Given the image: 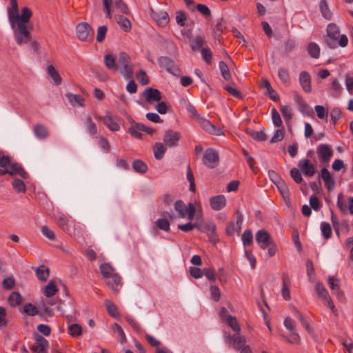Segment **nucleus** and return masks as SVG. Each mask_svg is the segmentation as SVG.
<instances>
[{
	"instance_id": "f704fd0d",
	"label": "nucleus",
	"mask_w": 353,
	"mask_h": 353,
	"mask_svg": "<svg viewBox=\"0 0 353 353\" xmlns=\"http://www.w3.org/2000/svg\"><path fill=\"white\" fill-rule=\"evenodd\" d=\"M47 72L49 76L52 79L54 83L58 85L61 83L62 79L59 72L56 70L54 67L52 65H49L47 67Z\"/></svg>"
},
{
	"instance_id": "7ed1b4c3",
	"label": "nucleus",
	"mask_w": 353,
	"mask_h": 353,
	"mask_svg": "<svg viewBox=\"0 0 353 353\" xmlns=\"http://www.w3.org/2000/svg\"><path fill=\"white\" fill-rule=\"evenodd\" d=\"M100 270L103 277L106 280L108 285L114 291H117V288L121 285V278L115 272L114 269L107 263L100 265Z\"/></svg>"
},
{
	"instance_id": "603ef678",
	"label": "nucleus",
	"mask_w": 353,
	"mask_h": 353,
	"mask_svg": "<svg viewBox=\"0 0 353 353\" xmlns=\"http://www.w3.org/2000/svg\"><path fill=\"white\" fill-rule=\"evenodd\" d=\"M156 19L157 23L161 26H165L169 23V16L166 12H160L157 14Z\"/></svg>"
},
{
	"instance_id": "680f3d73",
	"label": "nucleus",
	"mask_w": 353,
	"mask_h": 353,
	"mask_svg": "<svg viewBox=\"0 0 353 353\" xmlns=\"http://www.w3.org/2000/svg\"><path fill=\"white\" fill-rule=\"evenodd\" d=\"M186 19L187 16L184 11L179 10L176 12V21L178 25L182 27L185 26Z\"/></svg>"
},
{
	"instance_id": "a18cd8bd",
	"label": "nucleus",
	"mask_w": 353,
	"mask_h": 353,
	"mask_svg": "<svg viewBox=\"0 0 353 353\" xmlns=\"http://www.w3.org/2000/svg\"><path fill=\"white\" fill-rule=\"evenodd\" d=\"M319 8L323 17L326 19H330L332 17V12L330 10L327 3L325 0L320 1Z\"/></svg>"
},
{
	"instance_id": "58836bf2",
	"label": "nucleus",
	"mask_w": 353,
	"mask_h": 353,
	"mask_svg": "<svg viewBox=\"0 0 353 353\" xmlns=\"http://www.w3.org/2000/svg\"><path fill=\"white\" fill-rule=\"evenodd\" d=\"M68 332L72 337H78L82 334V327L78 323H71L68 326Z\"/></svg>"
},
{
	"instance_id": "a211bd4d",
	"label": "nucleus",
	"mask_w": 353,
	"mask_h": 353,
	"mask_svg": "<svg viewBox=\"0 0 353 353\" xmlns=\"http://www.w3.org/2000/svg\"><path fill=\"white\" fill-rule=\"evenodd\" d=\"M180 134L172 130L165 131L163 141L165 145L169 147H174L177 145L178 141L180 139Z\"/></svg>"
},
{
	"instance_id": "1a4fd4ad",
	"label": "nucleus",
	"mask_w": 353,
	"mask_h": 353,
	"mask_svg": "<svg viewBox=\"0 0 353 353\" xmlns=\"http://www.w3.org/2000/svg\"><path fill=\"white\" fill-rule=\"evenodd\" d=\"M219 160V154L215 150L208 148L205 151L203 157V162L207 167L210 168L216 167Z\"/></svg>"
},
{
	"instance_id": "423d86ee",
	"label": "nucleus",
	"mask_w": 353,
	"mask_h": 353,
	"mask_svg": "<svg viewBox=\"0 0 353 353\" xmlns=\"http://www.w3.org/2000/svg\"><path fill=\"white\" fill-rule=\"evenodd\" d=\"M316 154L321 163L327 164L333 156V150L330 145L321 143L316 148Z\"/></svg>"
},
{
	"instance_id": "052dcab7",
	"label": "nucleus",
	"mask_w": 353,
	"mask_h": 353,
	"mask_svg": "<svg viewBox=\"0 0 353 353\" xmlns=\"http://www.w3.org/2000/svg\"><path fill=\"white\" fill-rule=\"evenodd\" d=\"M23 310L26 314L29 316H35L39 313V310L36 306L32 303H27L23 306Z\"/></svg>"
},
{
	"instance_id": "de8ad7c7",
	"label": "nucleus",
	"mask_w": 353,
	"mask_h": 353,
	"mask_svg": "<svg viewBox=\"0 0 353 353\" xmlns=\"http://www.w3.org/2000/svg\"><path fill=\"white\" fill-rule=\"evenodd\" d=\"M331 89L332 90V94L334 97L336 98L341 95L343 88L336 78L332 79Z\"/></svg>"
},
{
	"instance_id": "2f4dec72",
	"label": "nucleus",
	"mask_w": 353,
	"mask_h": 353,
	"mask_svg": "<svg viewBox=\"0 0 353 353\" xmlns=\"http://www.w3.org/2000/svg\"><path fill=\"white\" fill-rule=\"evenodd\" d=\"M84 125L86 131L90 136H93L97 133V127L96 123L92 121L90 116H87L85 118Z\"/></svg>"
},
{
	"instance_id": "9b49d317",
	"label": "nucleus",
	"mask_w": 353,
	"mask_h": 353,
	"mask_svg": "<svg viewBox=\"0 0 353 353\" xmlns=\"http://www.w3.org/2000/svg\"><path fill=\"white\" fill-rule=\"evenodd\" d=\"M225 340L226 343L232 344L236 350H240L246 343V338L238 333L233 336L225 334Z\"/></svg>"
},
{
	"instance_id": "09e8293b",
	"label": "nucleus",
	"mask_w": 353,
	"mask_h": 353,
	"mask_svg": "<svg viewBox=\"0 0 353 353\" xmlns=\"http://www.w3.org/2000/svg\"><path fill=\"white\" fill-rule=\"evenodd\" d=\"M21 302V296L19 293L13 292L8 297V303L10 306L16 307L20 305Z\"/></svg>"
},
{
	"instance_id": "bf43d9fd",
	"label": "nucleus",
	"mask_w": 353,
	"mask_h": 353,
	"mask_svg": "<svg viewBox=\"0 0 353 353\" xmlns=\"http://www.w3.org/2000/svg\"><path fill=\"white\" fill-rule=\"evenodd\" d=\"M278 188L279 192L282 194L283 197L285 200L286 199H289L290 194H289V190L288 186L286 185L285 182L280 181V183H279L278 185H276Z\"/></svg>"
},
{
	"instance_id": "49530a36",
	"label": "nucleus",
	"mask_w": 353,
	"mask_h": 353,
	"mask_svg": "<svg viewBox=\"0 0 353 353\" xmlns=\"http://www.w3.org/2000/svg\"><path fill=\"white\" fill-rule=\"evenodd\" d=\"M8 165V156L4 155L2 151H0V176H3L8 172L6 166Z\"/></svg>"
},
{
	"instance_id": "b1692460",
	"label": "nucleus",
	"mask_w": 353,
	"mask_h": 353,
	"mask_svg": "<svg viewBox=\"0 0 353 353\" xmlns=\"http://www.w3.org/2000/svg\"><path fill=\"white\" fill-rule=\"evenodd\" d=\"M328 284L333 294L336 295L339 301H343L345 300V296L343 292L340 290L338 280L334 276H330L328 278Z\"/></svg>"
},
{
	"instance_id": "ea45409f",
	"label": "nucleus",
	"mask_w": 353,
	"mask_h": 353,
	"mask_svg": "<svg viewBox=\"0 0 353 353\" xmlns=\"http://www.w3.org/2000/svg\"><path fill=\"white\" fill-rule=\"evenodd\" d=\"M225 321L228 325L232 329V330L236 334H239L241 332V327L238 323V321L236 317L233 316H225Z\"/></svg>"
},
{
	"instance_id": "f257e3e1",
	"label": "nucleus",
	"mask_w": 353,
	"mask_h": 353,
	"mask_svg": "<svg viewBox=\"0 0 353 353\" xmlns=\"http://www.w3.org/2000/svg\"><path fill=\"white\" fill-rule=\"evenodd\" d=\"M32 15V11L28 7H24L21 10L20 20L10 23L13 30V34L17 43L19 46L28 43L31 41L32 26H28V22Z\"/></svg>"
},
{
	"instance_id": "7c9ffc66",
	"label": "nucleus",
	"mask_w": 353,
	"mask_h": 353,
	"mask_svg": "<svg viewBox=\"0 0 353 353\" xmlns=\"http://www.w3.org/2000/svg\"><path fill=\"white\" fill-rule=\"evenodd\" d=\"M167 150L166 146L160 142H157L154 147V155L156 159L161 160Z\"/></svg>"
},
{
	"instance_id": "dca6fc26",
	"label": "nucleus",
	"mask_w": 353,
	"mask_h": 353,
	"mask_svg": "<svg viewBox=\"0 0 353 353\" xmlns=\"http://www.w3.org/2000/svg\"><path fill=\"white\" fill-rule=\"evenodd\" d=\"M36 343L31 346L30 350L33 353H42L45 352L48 346V341L41 335L36 334L34 336Z\"/></svg>"
},
{
	"instance_id": "f3484780",
	"label": "nucleus",
	"mask_w": 353,
	"mask_h": 353,
	"mask_svg": "<svg viewBox=\"0 0 353 353\" xmlns=\"http://www.w3.org/2000/svg\"><path fill=\"white\" fill-rule=\"evenodd\" d=\"M320 177L323 179L325 183V186L327 191L331 192L335 188V181L326 168H323L321 170Z\"/></svg>"
},
{
	"instance_id": "cd10ccee",
	"label": "nucleus",
	"mask_w": 353,
	"mask_h": 353,
	"mask_svg": "<svg viewBox=\"0 0 353 353\" xmlns=\"http://www.w3.org/2000/svg\"><path fill=\"white\" fill-rule=\"evenodd\" d=\"M65 97L72 106H79L82 108L85 106L84 99L79 94L67 93L65 94Z\"/></svg>"
},
{
	"instance_id": "473e14b6",
	"label": "nucleus",
	"mask_w": 353,
	"mask_h": 353,
	"mask_svg": "<svg viewBox=\"0 0 353 353\" xmlns=\"http://www.w3.org/2000/svg\"><path fill=\"white\" fill-rule=\"evenodd\" d=\"M34 135L40 139H46L48 137V130L46 127L41 124H37L34 126Z\"/></svg>"
},
{
	"instance_id": "39448f33",
	"label": "nucleus",
	"mask_w": 353,
	"mask_h": 353,
	"mask_svg": "<svg viewBox=\"0 0 353 353\" xmlns=\"http://www.w3.org/2000/svg\"><path fill=\"white\" fill-rule=\"evenodd\" d=\"M118 64L119 66L118 70L126 79H130L132 77L133 68L130 62V57L125 52H121L119 56Z\"/></svg>"
},
{
	"instance_id": "e433bc0d",
	"label": "nucleus",
	"mask_w": 353,
	"mask_h": 353,
	"mask_svg": "<svg viewBox=\"0 0 353 353\" xmlns=\"http://www.w3.org/2000/svg\"><path fill=\"white\" fill-rule=\"evenodd\" d=\"M105 305L106 307L107 311L108 314L114 317L118 318L119 316V314L117 311V307L116 305L109 299L105 300Z\"/></svg>"
},
{
	"instance_id": "412c9836",
	"label": "nucleus",
	"mask_w": 353,
	"mask_h": 353,
	"mask_svg": "<svg viewBox=\"0 0 353 353\" xmlns=\"http://www.w3.org/2000/svg\"><path fill=\"white\" fill-rule=\"evenodd\" d=\"M347 201L348 206L347 207L343 200V194L339 193L337 196V207L344 214L349 212L350 214H353V197H349Z\"/></svg>"
},
{
	"instance_id": "72a5a7b5",
	"label": "nucleus",
	"mask_w": 353,
	"mask_h": 353,
	"mask_svg": "<svg viewBox=\"0 0 353 353\" xmlns=\"http://www.w3.org/2000/svg\"><path fill=\"white\" fill-rule=\"evenodd\" d=\"M226 29V22L223 19H221V20L217 23V24L214 27L213 32L214 34L215 39H220L221 34Z\"/></svg>"
},
{
	"instance_id": "37998d69",
	"label": "nucleus",
	"mask_w": 353,
	"mask_h": 353,
	"mask_svg": "<svg viewBox=\"0 0 353 353\" xmlns=\"http://www.w3.org/2000/svg\"><path fill=\"white\" fill-rule=\"evenodd\" d=\"M132 168L135 172L140 174H144L148 170L147 165L143 161L139 159L134 160L133 161Z\"/></svg>"
},
{
	"instance_id": "e2e57ef3",
	"label": "nucleus",
	"mask_w": 353,
	"mask_h": 353,
	"mask_svg": "<svg viewBox=\"0 0 353 353\" xmlns=\"http://www.w3.org/2000/svg\"><path fill=\"white\" fill-rule=\"evenodd\" d=\"M280 110L286 121H289L292 119V109L288 105H281Z\"/></svg>"
},
{
	"instance_id": "f03ea898",
	"label": "nucleus",
	"mask_w": 353,
	"mask_h": 353,
	"mask_svg": "<svg viewBox=\"0 0 353 353\" xmlns=\"http://www.w3.org/2000/svg\"><path fill=\"white\" fill-rule=\"evenodd\" d=\"M325 42L330 48H335L337 46L345 47L348 43V39L345 34H340L339 28L336 25L330 23L327 28Z\"/></svg>"
},
{
	"instance_id": "20e7f679",
	"label": "nucleus",
	"mask_w": 353,
	"mask_h": 353,
	"mask_svg": "<svg viewBox=\"0 0 353 353\" xmlns=\"http://www.w3.org/2000/svg\"><path fill=\"white\" fill-rule=\"evenodd\" d=\"M103 5L106 14V18L108 19L112 17V6H113V8L116 9L120 13L125 14H128L130 13V10L127 5L123 1V0H103Z\"/></svg>"
},
{
	"instance_id": "a19ab883",
	"label": "nucleus",
	"mask_w": 353,
	"mask_h": 353,
	"mask_svg": "<svg viewBox=\"0 0 353 353\" xmlns=\"http://www.w3.org/2000/svg\"><path fill=\"white\" fill-rule=\"evenodd\" d=\"M307 52L308 54L314 58V59H318L320 55V48L319 46L314 42H311L308 44L307 48Z\"/></svg>"
},
{
	"instance_id": "aec40b11",
	"label": "nucleus",
	"mask_w": 353,
	"mask_h": 353,
	"mask_svg": "<svg viewBox=\"0 0 353 353\" xmlns=\"http://www.w3.org/2000/svg\"><path fill=\"white\" fill-rule=\"evenodd\" d=\"M198 121L201 128L208 133L217 136L222 134L221 130L210 123V121L200 117L198 118Z\"/></svg>"
},
{
	"instance_id": "13d9d810",
	"label": "nucleus",
	"mask_w": 353,
	"mask_h": 353,
	"mask_svg": "<svg viewBox=\"0 0 353 353\" xmlns=\"http://www.w3.org/2000/svg\"><path fill=\"white\" fill-rule=\"evenodd\" d=\"M278 76L283 83H288L290 82V74L285 68H280L278 71Z\"/></svg>"
},
{
	"instance_id": "79ce46f5",
	"label": "nucleus",
	"mask_w": 353,
	"mask_h": 353,
	"mask_svg": "<svg viewBox=\"0 0 353 353\" xmlns=\"http://www.w3.org/2000/svg\"><path fill=\"white\" fill-rule=\"evenodd\" d=\"M104 63L105 66L109 70L117 71L119 69L117 64L116 63L115 58L111 54H106L104 57Z\"/></svg>"
},
{
	"instance_id": "c03bdc74",
	"label": "nucleus",
	"mask_w": 353,
	"mask_h": 353,
	"mask_svg": "<svg viewBox=\"0 0 353 353\" xmlns=\"http://www.w3.org/2000/svg\"><path fill=\"white\" fill-rule=\"evenodd\" d=\"M205 42V37L203 36H197L194 38L192 43H191V48L193 51H197L201 50Z\"/></svg>"
},
{
	"instance_id": "4468645a",
	"label": "nucleus",
	"mask_w": 353,
	"mask_h": 353,
	"mask_svg": "<svg viewBox=\"0 0 353 353\" xmlns=\"http://www.w3.org/2000/svg\"><path fill=\"white\" fill-rule=\"evenodd\" d=\"M76 31L78 39L81 41H86L89 37H92L93 35L91 27L88 23H81L78 24Z\"/></svg>"
},
{
	"instance_id": "338daca9",
	"label": "nucleus",
	"mask_w": 353,
	"mask_h": 353,
	"mask_svg": "<svg viewBox=\"0 0 353 353\" xmlns=\"http://www.w3.org/2000/svg\"><path fill=\"white\" fill-rule=\"evenodd\" d=\"M290 176L293 180L297 183H301L303 181V177L300 173L299 170L294 168L290 170Z\"/></svg>"
},
{
	"instance_id": "0e129e2a",
	"label": "nucleus",
	"mask_w": 353,
	"mask_h": 353,
	"mask_svg": "<svg viewBox=\"0 0 353 353\" xmlns=\"http://www.w3.org/2000/svg\"><path fill=\"white\" fill-rule=\"evenodd\" d=\"M314 110L316 112L317 117L319 119H327L328 113H327V111L325 110V108L323 106L317 105L314 107Z\"/></svg>"
},
{
	"instance_id": "2eb2a0df",
	"label": "nucleus",
	"mask_w": 353,
	"mask_h": 353,
	"mask_svg": "<svg viewBox=\"0 0 353 353\" xmlns=\"http://www.w3.org/2000/svg\"><path fill=\"white\" fill-rule=\"evenodd\" d=\"M298 167L307 176H313L316 173L315 165L307 159L300 160L298 163Z\"/></svg>"
},
{
	"instance_id": "c85d7f7f",
	"label": "nucleus",
	"mask_w": 353,
	"mask_h": 353,
	"mask_svg": "<svg viewBox=\"0 0 353 353\" xmlns=\"http://www.w3.org/2000/svg\"><path fill=\"white\" fill-rule=\"evenodd\" d=\"M114 19L123 31L128 32L131 30V23L125 17L120 14H115Z\"/></svg>"
},
{
	"instance_id": "ddd939ff",
	"label": "nucleus",
	"mask_w": 353,
	"mask_h": 353,
	"mask_svg": "<svg viewBox=\"0 0 353 353\" xmlns=\"http://www.w3.org/2000/svg\"><path fill=\"white\" fill-rule=\"evenodd\" d=\"M198 229L203 232H206L209 240L214 244L219 241V239L215 233L216 226L214 223L209 222L204 225H198Z\"/></svg>"
},
{
	"instance_id": "774afa93",
	"label": "nucleus",
	"mask_w": 353,
	"mask_h": 353,
	"mask_svg": "<svg viewBox=\"0 0 353 353\" xmlns=\"http://www.w3.org/2000/svg\"><path fill=\"white\" fill-rule=\"evenodd\" d=\"M42 234L50 240L55 239V234L53 230L49 228L47 225H43L41 228Z\"/></svg>"
},
{
	"instance_id": "f8f14e48",
	"label": "nucleus",
	"mask_w": 353,
	"mask_h": 353,
	"mask_svg": "<svg viewBox=\"0 0 353 353\" xmlns=\"http://www.w3.org/2000/svg\"><path fill=\"white\" fill-rule=\"evenodd\" d=\"M243 215L237 211L236 212V221H230L226 228V234L229 236H232L235 232H239L241 229L243 223Z\"/></svg>"
},
{
	"instance_id": "8fccbe9b",
	"label": "nucleus",
	"mask_w": 353,
	"mask_h": 353,
	"mask_svg": "<svg viewBox=\"0 0 353 353\" xmlns=\"http://www.w3.org/2000/svg\"><path fill=\"white\" fill-rule=\"evenodd\" d=\"M186 207L181 200H178L175 202L174 209L178 212L179 217L184 218L186 216Z\"/></svg>"
},
{
	"instance_id": "bb28decb",
	"label": "nucleus",
	"mask_w": 353,
	"mask_h": 353,
	"mask_svg": "<svg viewBox=\"0 0 353 353\" xmlns=\"http://www.w3.org/2000/svg\"><path fill=\"white\" fill-rule=\"evenodd\" d=\"M57 225L63 230L68 232L70 235L75 234L74 231L72 232L70 228V219L63 214L57 216Z\"/></svg>"
},
{
	"instance_id": "0eeeda50",
	"label": "nucleus",
	"mask_w": 353,
	"mask_h": 353,
	"mask_svg": "<svg viewBox=\"0 0 353 353\" xmlns=\"http://www.w3.org/2000/svg\"><path fill=\"white\" fill-rule=\"evenodd\" d=\"M159 66L166 70L168 72L174 76L179 77L181 74V70L176 65L175 62L168 57H161L158 59Z\"/></svg>"
},
{
	"instance_id": "3c124183",
	"label": "nucleus",
	"mask_w": 353,
	"mask_h": 353,
	"mask_svg": "<svg viewBox=\"0 0 353 353\" xmlns=\"http://www.w3.org/2000/svg\"><path fill=\"white\" fill-rule=\"evenodd\" d=\"M316 292L319 296V298L322 299L323 300L325 299L327 296H329V294L327 290L325 288V287L323 285V284L320 282L316 283L315 286Z\"/></svg>"
},
{
	"instance_id": "6e6d98bb",
	"label": "nucleus",
	"mask_w": 353,
	"mask_h": 353,
	"mask_svg": "<svg viewBox=\"0 0 353 353\" xmlns=\"http://www.w3.org/2000/svg\"><path fill=\"white\" fill-rule=\"evenodd\" d=\"M12 188L18 192H25L26 188L23 181L19 179H14L12 182Z\"/></svg>"
},
{
	"instance_id": "4d7b16f0",
	"label": "nucleus",
	"mask_w": 353,
	"mask_h": 353,
	"mask_svg": "<svg viewBox=\"0 0 353 353\" xmlns=\"http://www.w3.org/2000/svg\"><path fill=\"white\" fill-rule=\"evenodd\" d=\"M321 229L322 232L323 236L325 239H328L331 237L332 235V228L330 223L326 222H323L321 225Z\"/></svg>"
},
{
	"instance_id": "5fc2aeb1",
	"label": "nucleus",
	"mask_w": 353,
	"mask_h": 353,
	"mask_svg": "<svg viewBox=\"0 0 353 353\" xmlns=\"http://www.w3.org/2000/svg\"><path fill=\"white\" fill-rule=\"evenodd\" d=\"M156 226L160 230L169 231L170 230V222L166 219H159L155 221Z\"/></svg>"
},
{
	"instance_id": "6e6552de",
	"label": "nucleus",
	"mask_w": 353,
	"mask_h": 353,
	"mask_svg": "<svg viewBox=\"0 0 353 353\" xmlns=\"http://www.w3.org/2000/svg\"><path fill=\"white\" fill-rule=\"evenodd\" d=\"M98 119L101 121L111 131H118L120 129L119 123V117L112 115L109 111L106 112L105 115L100 116Z\"/></svg>"
},
{
	"instance_id": "c756f323",
	"label": "nucleus",
	"mask_w": 353,
	"mask_h": 353,
	"mask_svg": "<svg viewBox=\"0 0 353 353\" xmlns=\"http://www.w3.org/2000/svg\"><path fill=\"white\" fill-rule=\"evenodd\" d=\"M131 125L128 128L129 133L134 137L141 139H142V134L141 132H142L143 130H141V123H137L134 121H130Z\"/></svg>"
},
{
	"instance_id": "4c0bfd02",
	"label": "nucleus",
	"mask_w": 353,
	"mask_h": 353,
	"mask_svg": "<svg viewBox=\"0 0 353 353\" xmlns=\"http://www.w3.org/2000/svg\"><path fill=\"white\" fill-rule=\"evenodd\" d=\"M57 291L58 288L57 287L56 283L54 281H50L45 287L43 293L46 297H51L54 296Z\"/></svg>"
},
{
	"instance_id": "6ab92c4d",
	"label": "nucleus",
	"mask_w": 353,
	"mask_h": 353,
	"mask_svg": "<svg viewBox=\"0 0 353 353\" xmlns=\"http://www.w3.org/2000/svg\"><path fill=\"white\" fill-rule=\"evenodd\" d=\"M299 81L303 90L306 93L312 91V79L310 74L306 71H302L299 74Z\"/></svg>"
},
{
	"instance_id": "393cba45",
	"label": "nucleus",
	"mask_w": 353,
	"mask_h": 353,
	"mask_svg": "<svg viewBox=\"0 0 353 353\" xmlns=\"http://www.w3.org/2000/svg\"><path fill=\"white\" fill-rule=\"evenodd\" d=\"M143 96L145 101L149 103H152L154 101H160L161 99L160 91L152 88L145 90L143 92Z\"/></svg>"
},
{
	"instance_id": "a878e982",
	"label": "nucleus",
	"mask_w": 353,
	"mask_h": 353,
	"mask_svg": "<svg viewBox=\"0 0 353 353\" xmlns=\"http://www.w3.org/2000/svg\"><path fill=\"white\" fill-rule=\"evenodd\" d=\"M210 205L212 210L219 211L225 208L226 199L224 195L220 194L210 198Z\"/></svg>"
},
{
	"instance_id": "69168bd1",
	"label": "nucleus",
	"mask_w": 353,
	"mask_h": 353,
	"mask_svg": "<svg viewBox=\"0 0 353 353\" xmlns=\"http://www.w3.org/2000/svg\"><path fill=\"white\" fill-rule=\"evenodd\" d=\"M272 119L273 123L275 126L280 127L282 125L281 118L280 117L279 113L275 108H273L272 110Z\"/></svg>"
},
{
	"instance_id": "864d4df0",
	"label": "nucleus",
	"mask_w": 353,
	"mask_h": 353,
	"mask_svg": "<svg viewBox=\"0 0 353 353\" xmlns=\"http://www.w3.org/2000/svg\"><path fill=\"white\" fill-rule=\"evenodd\" d=\"M219 65L222 77L225 80H230L231 79V74L228 65L224 61H220Z\"/></svg>"
},
{
	"instance_id": "5701e85b",
	"label": "nucleus",
	"mask_w": 353,
	"mask_h": 353,
	"mask_svg": "<svg viewBox=\"0 0 353 353\" xmlns=\"http://www.w3.org/2000/svg\"><path fill=\"white\" fill-rule=\"evenodd\" d=\"M10 1L11 6L8 7L7 10L9 23H12L20 20L21 14H19V13L18 3L17 0H10Z\"/></svg>"
},
{
	"instance_id": "9d476101",
	"label": "nucleus",
	"mask_w": 353,
	"mask_h": 353,
	"mask_svg": "<svg viewBox=\"0 0 353 353\" xmlns=\"http://www.w3.org/2000/svg\"><path fill=\"white\" fill-rule=\"evenodd\" d=\"M8 172L6 174L10 176L19 175L23 179H27L28 174L24 170L23 167L17 163H12L10 157L8 156V165L6 166Z\"/></svg>"
},
{
	"instance_id": "c9c22d12",
	"label": "nucleus",
	"mask_w": 353,
	"mask_h": 353,
	"mask_svg": "<svg viewBox=\"0 0 353 353\" xmlns=\"http://www.w3.org/2000/svg\"><path fill=\"white\" fill-rule=\"evenodd\" d=\"M36 274L39 280L46 281L49 276L50 270L43 265H40L36 270Z\"/></svg>"
},
{
	"instance_id": "4be33fe9",
	"label": "nucleus",
	"mask_w": 353,
	"mask_h": 353,
	"mask_svg": "<svg viewBox=\"0 0 353 353\" xmlns=\"http://www.w3.org/2000/svg\"><path fill=\"white\" fill-rule=\"evenodd\" d=\"M256 241L260 245L261 249H265L272 243L268 232L261 230L256 234Z\"/></svg>"
}]
</instances>
